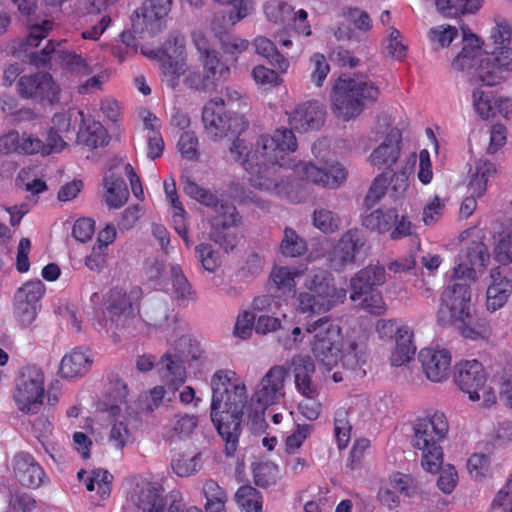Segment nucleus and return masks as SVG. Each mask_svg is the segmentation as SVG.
<instances>
[{"label": "nucleus", "instance_id": "obj_52", "mask_svg": "<svg viewBox=\"0 0 512 512\" xmlns=\"http://www.w3.org/2000/svg\"><path fill=\"white\" fill-rule=\"evenodd\" d=\"M173 471L180 477H188L198 472L201 468V453L193 456L180 455L172 460Z\"/></svg>", "mask_w": 512, "mask_h": 512}, {"label": "nucleus", "instance_id": "obj_20", "mask_svg": "<svg viewBox=\"0 0 512 512\" xmlns=\"http://www.w3.org/2000/svg\"><path fill=\"white\" fill-rule=\"evenodd\" d=\"M402 132L393 127L386 134L383 142L369 156V162L377 168L392 169L401 156Z\"/></svg>", "mask_w": 512, "mask_h": 512}, {"label": "nucleus", "instance_id": "obj_54", "mask_svg": "<svg viewBox=\"0 0 512 512\" xmlns=\"http://www.w3.org/2000/svg\"><path fill=\"white\" fill-rule=\"evenodd\" d=\"M351 425L348 421V413L345 410H338L334 418V434L339 449L347 447L350 441Z\"/></svg>", "mask_w": 512, "mask_h": 512}, {"label": "nucleus", "instance_id": "obj_23", "mask_svg": "<svg viewBox=\"0 0 512 512\" xmlns=\"http://www.w3.org/2000/svg\"><path fill=\"white\" fill-rule=\"evenodd\" d=\"M324 121L325 111L313 99L297 106L289 115V124L299 132L318 130Z\"/></svg>", "mask_w": 512, "mask_h": 512}, {"label": "nucleus", "instance_id": "obj_16", "mask_svg": "<svg viewBox=\"0 0 512 512\" xmlns=\"http://www.w3.org/2000/svg\"><path fill=\"white\" fill-rule=\"evenodd\" d=\"M365 245V238L358 228L346 231L330 254V267L335 271L343 270L347 265L353 264L357 254Z\"/></svg>", "mask_w": 512, "mask_h": 512}, {"label": "nucleus", "instance_id": "obj_12", "mask_svg": "<svg viewBox=\"0 0 512 512\" xmlns=\"http://www.w3.org/2000/svg\"><path fill=\"white\" fill-rule=\"evenodd\" d=\"M172 0H145L131 17L135 33L155 35L163 30Z\"/></svg>", "mask_w": 512, "mask_h": 512}, {"label": "nucleus", "instance_id": "obj_1", "mask_svg": "<svg viewBox=\"0 0 512 512\" xmlns=\"http://www.w3.org/2000/svg\"><path fill=\"white\" fill-rule=\"evenodd\" d=\"M297 147L293 131L284 128L276 129L271 136L261 135L254 148L237 137L230 146V153L249 173L250 184L258 189L277 187L274 175L280 168L291 169L301 180L323 188L335 189L347 180L348 172L340 163H334L326 170L310 161L296 162L290 155Z\"/></svg>", "mask_w": 512, "mask_h": 512}, {"label": "nucleus", "instance_id": "obj_24", "mask_svg": "<svg viewBox=\"0 0 512 512\" xmlns=\"http://www.w3.org/2000/svg\"><path fill=\"white\" fill-rule=\"evenodd\" d=\"M81 125L77 132V143L89 149H97L109 144L110 137L101 122L86 116L83 111L77 112Z\"/></svg>", "mask_w": 512, "mask_h": 512}, {"label": "nucleus", "instance_id": "obj_44", "mask_svg": "<svg viewBox=\"0 0 512 512\" xmlns=\"http://www.w3.org/2000/svg\"><path fill=\"white\" fill-rule=\"evenodd\" d=\"M363 98H333L332 110L335 116L343 121L358 116L363 108Z\"/></svg>", "mask_w": 512, "mask_h": 512}, {"label": "nucleus", "instance_id": "obj_37", "mask_svg": "<svg viewBox=\"0 0 512 512\" xmlns=\"http://www.w3.org/2000/svg\"><path fill=\"white\" fill-rule=\"evenodd\" d=\"M397 217L398 211L396 208L376 209L363 218L362 224L371 231L385 234L391 231Z\"/></svg>", "mask_w": 512, "mask_h": 512}, {"label": "nucleus", "instance_id": "obj_9", "mask_svg": "<svg viewBox=\"0 0 512 512\" xmlns=\"http://www.w3.org/2000/svg\"><path fill=\"white\" fill-rule=\"evenodd\" d=\"M490 260V253L482 241H472L467 247L461 249L452 270L453 280L475 282L477 271L484 270Z\"/></svg>", "mask_w": 512, "mask_h": 512}, {"label": "nucleus", "instance_id": "obj_58", "mask_svg": "<svg viewBox=\"0 0 512 512\" xmlns=\"http://www.w3.org/2000/svg\"><path fill=\"white\" fill-rule=\"evenodd\" d=\"M313 223L323 233H333L339 228L340 219L330 210L316 209L313 213Z\"/></svg>", "mask_w": 512, "mask_h": 512}, {"label": "nucleus", "instance_id": "obj_42", "mask_svg": "<svg viewBox=\"0 0 512 512\" xmlns=\"http://www.w3.org/2000/svg\"><path fill=\"white\" fill-rule=\"evenodd\" d=\"M256 52L265 57L269 63L277 68L281 73L286 72L289 63L285 57L280 54L274 43L265 37H257L254 41Z\"/></svg>", "mask_w": 512, "mask_h": 512}, {"label": "nucleus", "instance_id": "obj_40", "mask_svg": "<svg viewBox=\"0 0 512 512\" xmlns=\"http://www.w3.org/2000/svg\"><path fill=\"white\" fill-rule=\"evenodd\" d=\"M183 84L192 91L205 94H228L227 87L211 79L210 74L201 76L196 72H189L184 78Z\"/></svg>", "mask_w": 512, "mask_h": 512}, {"label": "nucleus", "instance_id": "obj_32", "mask_svg": "<svg viewBox=\"0 0 512 512\" xmlns=\"http://www.w3.org/2000/svg\"><path fill=\"white\" fill-rule=\"evenodd\" d=\"M333 91L339 96H373L381 90L371 81L355 78L339 77L333 86Z\"/></svg>", "mask_w": 512, "mask_h": 512}, {"label": "nucleus", "instance_id": "obj_15", "mask_svg": "<svg viewBox=\"0 0 512 512\" xmlns=\"http://www.w3.org/2000/svg\"><path fill=\"white\" fill-rule=\"evenodd\" d=\"M454 381L471 401L480 400L479 391L484 388L487 375L481 362L476 359L464 360L455 366Z\"/></svg>", "mask_w": 512, "mask_h": 512}, {"label": "nucleus", "instance_id": "obj_17", "mask_svg": "<svg viewBox=\"0 0 512 512\" xmlns=\"http://www.w3.org/2000/svg\"><path fill=\"white\" fill-rule=\"evenodd\" d=\"M418 360L423 373L432 382L446 380L451 369L452 356L445 348L426 347L420 350Z\"/></svg>", "mask_w": 512, "mask_h": 512}, {"label": "nucleus", "instance_id": "obj_38", "mask_svg": "<svg viewBox=\"0 0 512 512\" xmlns=\"http://www.w3.org/2000/svg\"><path fill=\"white\" fill-rule=\"evenodd\" d=\"M170 275L173 298L183 306L188 305L190 301H194L195 292L184 275L180 265H172L170 268Z\"/></svg>", "mask_w": 512, "mask_h": 512}, {"label": "nucleus", "instance_id": "obj_57", "mask_svg": "<svg viewBox=\"0 0 512 512\" xmlns=\"http://www.w3.org/2000/svg\"><path fill=\"white\" fill-rule=\"evenodd\" d=\"M254 482L257 486L268 488L276 484L278 468L271 463H260L253 469Z\"/></svg>", "mask_w": 512, "mask_h": 512}, {"label": "nucleus", "instance_id": "obj_48", "mask_svg": "<svg viewBox=\"0 0 512 512\" xmlns=\"http://www.w3.org/2000/svg\"><path fill=\"white\" fill-rule=\"evenodd\" d=\"M307 249L306 242L292 228L286 227L284 237L280 244V250L283 255L297 257L302 255Z\"/></svg>", "mask_w": 512, "mask_h": 512}, {"label": "nucleus", "instance_id": "obj_13", "mask_svg": "<svg viewBox=\"0 0 512 512\" xmlns=\"http://www.w3.org/2000/svg\"><path fill=\"white\" fill-rule=\"evenodd\" d=\"M216 212L217 215L211 219L210 239L228 252L236 246L234 228L240 223L241 217L233 205L220 204Z\"/></svg>", "mask_w": 512, "mask_h": 512}, {"label": "nucleus", "instance_id": "obj_21", "mask_svg": "<svg viewBox=\"0 0 512 512\" xmlns=\"http://www.w3.org/2000/svg\"><path fill=\"white\" fill-rule=\"evenodd\" d=\"M129 500L141 512H165L166 501L163 490L156 484L141 481L135 485Z\"/></svg>", "mask_w": 512, "mask_h": 512}, {"label": "nucleus", "instance_id": "obj_22", "mask_svg": "<svg viewBox=\"0 0 512 512\" xmlns=\"http://www.w3.org/2000/svg\"><path fill=\"white\" fill-rule=\"evenodd\" d=\"M13 473L18 482L28 488L42 485L45 472L36 459L28 452H19L13 458Z\"/></svg>", "mask_w": 512, "mask_h": 512}, {"label": "nucleus", "instance_id": "obj_19", "mask_svg": "<svg viewBox=\"0 0 512 512\" xmlns=\"http://www.w3.org/2000/svg\"><path fill=\"white\" fill-rule=\"evenodd\" d=\"M368 359L367 343L362 337H348L340 347L339 362L342 367L357 377L366 375L363 366Z\"/></svg>", "mask_w": 512, "mask_h": 512}, {"label": "nucleus", "instance_id": "obj_30", "mask_svg": "<svg viewBox=\"0 0 512 512\" xmlns=\"http://www.w3.org/2000/svg\"><path fill=\"white\" fill-rule=\"evenodd\" d=\"M492 282L487 288V309L496 311L502 308L507 302L512 292V281L506 276H502L500 268L491 270Z\"/></svg>", "mask_w": 512, "mask_h": 512}, {"label": "nucleus", "instance_id": "obj_3", "mask_svg": "<svg viewBox=\"0 0 512 512\" xmlns=\"http://www.w3.org/2000/svg\"><path fill=\"white\" fill-rule=\"evenodd\" d=\"M454 281L441 294L439 320L456 325L463 337L477 340L486 331V322L473 311L470 284L462 280Z\"/></svg>", "mask_w": 512, "mask_h": 512}, {"label": "nucleus", "instance_id": "obj_45", "mask_svg": "<svg viewBox=\"0 0 512 512\" xmlns=\"http://www.w3.org/2000/svg\"><path fill=\"white\" fill-rule=\"evenodd\" d=\"M45 294V285L41 280L27 281L19 287L15 294L14 300L25 304L40 307L39 302Z\"/></svg>", "mask_w": 512, "mask_h": 512}, {"label": "nucleus", "instance_id": "obj_39", "mask_svg": "<svg viewBox=\"0 0 512 512\" xmlns=\"http://www.w3.org/2000/svg\"><path fill=\"white\" fill-rule=\"evenodd\" d=\"M202 493L206 502L205 512H226L225 505L228 499L227 493L217 481L208 479L203 483Z\"/></svg>", "mask_w": 512, "mask_h": 512}, {"label": "nucleus", "instance_id": "obj_60", "mask_svg": "<svg viewBox=\"0 0 512 512\" xmlns=\"http://www.w3.org/2000/svg\"><path fill=\"white\" fill-rule=\"evenodd\" d=\"M39 307L25 304L23 302H13V315L17 323L23 327H29L36 320Z\"/></svg>", "mask_w": 512, "mask_h": 512}, {"label": "nucleus", "instance_id": "obj_43", "mask_svg": "<svg viewBox=\"0 0 512 512\" xmlns=\"http://www.w3.org/2000/svg\"><path fill=\"white\" fill-rule=\"evenodd\" d=\"M235 500L242 512H262V497L259 491L250 485L239 487Z\"/></svg>", "mask_w": 512, "mask_h": 512}, {"label": "nucleus", "instance_id": "obj_18", "mask_svg": "<svg viewBox=\"0 0 512 512\" xmlns=\"http://www.w3.org/2000/svg\"><path fill=\"white\" fill-rule=\"evenodd\" d=\"M333 282L334 278L330 272L319 269L305 280L304 285L332 308L343 303L347 297V290L336 288Z\"/></svg>", "mask_w": 512, "mask_h": 512}, {"label": "nucleus", "instance_id": "obj_47", "mask_svg": "<svg viewBox=\"0 0 512 512\" xmlns=\"http://www.w3.org/2000/svg\"><path fill=\"white\" fill-rule=\"evenodd\" d=\"M15 184L17 187L32 192L33 194H39L47 189L46 183L36 178L35 168L32 166L24 167L19 171L15 179Z\"/></svg>", "mask_w": 512, "mask_h": 512}, {"label": "nucleus", "instance_id": "obj_26", "mask_svg": "<svg viewBox=\"0 0 512 512\" xmlns=\"http://www.w3.org/2000/svg\"><path fill=\"white\" fill-rule=\"evenodd\" d=\"M17 86L22 96H57L60 93L59 86L47 72L23 76Z\"/></svg>", "mask_w": 512, "mask_h": 512}, {"label": "nucleus", "instance_id": "obj_50", "mask_svg": "<svg viewBox=\"0 0 512 512\" xmlns=\"http://www.w3.org/2000/svg\"><path fill=\"white\" fill-rule=\"evenodd\" d=\"M202 54L205 57L204 67L207 71L206 74H210L212 80L224 84L226 77L230 73L229 67L220 62L214 50L204 49Z\"/></svg>", "mask_w": 512, "mask_h": 512}, {"label": "nucleus", "instance_id": "obj_46", "mask_svg": "<svg viewBox=\"0 0 512 512\" xmlns=\"http://www.w3.org/2000/svg\"><path fill=\"white\" fill-rule=\"evenodd\" d=\"M182 184H183L184 192L188 196L195 199L197 202L201 203L202 205H205V206L211 207V208H215V209L218 208L219 199L209 189L201 187L195 181H193L189 178H186L182 182Z\"/></svg>", "mask_w": 512, "mask_h": 512}, {"label": "nucleus", "instance_id": "obj_11", "mask_svg": "<svg viewBox=\"0 0 512 512\" xmlns=\"http://www.w3.org/2000/svg\"><path fill=\"white\" fill-rule=\"evenodd\" d=\"M183 38L178 36L170 37L162 49L144 51L142 53L150 58L158 59L161 62L165 82L171 88L178 85V79L184 73L183 59L180 58L184 51Z\"/></svg>", "mask_w": 512, "mask_h": 512}, {"label": "nucleus", "instance_id": "obj_29", "mask_svg": "<svg viewBox=\"0 0 512 512\" xmlns=\"http://www.w3.org/2000/svg\"><path fill=\"white\" fill-rule=\"evenodd\" d=\"M127 395V385L122 380L111 381L98 404L99 409L107 412L111 417L120 416L122 411L128 412Z\"/></svg>", "mask_w": 512, "mask_h": 512}, {"label": "nucleus", "instance_id": "obj_53", "mask_svg": "<svg viewBox=\"0 0 512 512\" xmlns=\"http://www.w3.org/2000/svg\"><path fill=\"white\" fill-rule=\"evenodd\" d=\"M265 13L270 21L285 27L290 26L292 18H295L294 8L285 2L266 6Z\"/></svg>", "mask_w": 512, "mask_h": 512}, {"label": "nucleus", "instance_id": "obj_51", "mask_svg": "<svg viewBox=\"0 0 512 512\" xmlns=\"http://www.w3.org/2000/svg\"><path fill=\"white\" fill-rule=\"evenodd\" d=\"M388 184V177L386 173H380L372 180L364 198V206L367 209L373 208L378 202H380L387 192Z\"/></svg>", "mask_w": 512, "mask_h": 512}, {"label": "nucleus", "instance_id": "obj_62", "mask_svg": "<svg viewBox=\"0 0 512 512\" xmlns=\"http://www.w3.org/2000/svg\"><path fill=\"white\" fill-rule=\"evenodd\" d=\"M79 110L69 109L65 113H56L52 117V126L50 129L55 130L63 134L65 137H69L74 132V125H72V118H77Z\"/></svg>", "mask_w": 512, "mask_h": 512}, {"label": "nucleus", "instance_id": "obj_55", "mask_svg": "<svg viewBox=\"0 0 512 512\" xmlns=\"http://www.w3.org/2000/svg\"><path fill=\"white\" fill-rule=\"evenodd\" d=\"M301 272L288 267H274L270 273V280L278 289L294 290L295 278L300 276Z\"/></svg>", "mask_w": 512, "mask_h": 512}, {"label": "nucleus", "instance_id": "obj_41", "mask_svg": "<svg viewBox=\"0 0 512 512\" xmlns=\"http://www.w3.org/2000/svg\"><path fill=\"white\" fill-rule=\"evenodd\" d=\"M482 0H435L437 10L444 17H456L460 14L474 13L481 6Z\"/></svg>", "mask_w": 512, "mask_h": 512}, {"label": "nucleus", "instance_id": "obj_56", "mask_svg": "<svg viewBox=\"0 0 512 512\" xmlns=\"http://www.w3.org/2000/svg\"><path fill=\"white\" fill-rule=\"evenodd\" d=\"M125 420L115 421L110 430L108 441L116 449H123L133 442V435Z\"/></svg>", "mask_w": 512, "mask_h": 512}, {"label": "nucleus", "instance_id": "obj_10", "mask_svg": "<svg viewBox=\"0 0 512 512\" xmlns=\"http://www.w3.org/2000/svg\"><path fill=\"white\" fill-rule=\"evenodd\" d=\"M491 56L480 60L474 73V81L482 86H496L504 79L503 72H512V49L507 46L495 47Z\"/></svg>", "mask_w": 512, "mask_h": 512}, {"label": "nucleus", "instance_id": "obj_2", "mask_svg": "<svg viewBox=\"0 0 512 512\" xmlns=\"http://www.w3.org/2000/svg\"><path fill=\"white\" fill-rule=\"evenodd\" d=\"M288 370L274 365L258 383L248 406L246 386L236 378L232 370H218L211 379L212 401L211 421L225 442L227 455L237 450L241 434V421L247 411L249 417H256L285 396V380Z\"/></svg>", "mask_w": 512, "mask_h": 512}, {"label": "nucleus", "instance_id": "obj_27", "mask_svg": "<svg viewBox=\"0 0 512 512\" xmlns=\"http://www.w3.org/2000/svg\"><path fill=\"white\" fill-rule=\"evenodd\" d=\"M293 365L297 391L308 400H316L318 386L311 379L315 372L314 361L309 356H300L293 360Z\"/></svg>", "mask_w": 512, "mask_h": 512}, {"label": "nucleus", "instance_id": "obj_59", "mask_svg": "<svg viewBox=\"0 0 512 512\" xmlns=\"http://www.w3.org/2000/svg\"><path fill=\"white\" fill-rule=\"evenodd\" d=\"M177 147L184 159L188 161L198 160V138L194 132L184 131L178 140Z\"/></svg>", "mask_w": 512, "mask_h": 512}, {"label": "nucleus", "instance_id": "obj_64", "mask_svg": "<svg viewBox=\"0 0 512 512\" xmlns=\"http://www.w3.org/2000/svg\"><path fill=\"white\" fill-rule=\"evenodd\" d=\"M238 21L239 20H236L235 10H229L227 12L221 11L215 13L211 22V28L215 35L221 38L225 35L227 28L233 26Z\"/></svg>", "mask_w": 512, "mask_h": 512}, {"label": "nucleus", "instance_id": "obj_49", "mask_svg": "<svg viewBox=\"0 0 512 512\" xmlns=\"http://www.w3.org/2000/svg\"><path fill=\"white\" fill-rule=\"evenodd\" d=\"M298 310L304 314H320L329 311V307L323 300H321L312 291L307 290L300 292L297 297Z\"/></svg>", "mask_w": 512, "mask_h": 512}, {"label": "nucleus", "instance_id": "obj_33", "mask_svg": "<svg viewBox=\"0 0 512 512\" xmlns=\"http://www.w3.org/2000/svg\"><path fill=\"white\" fill-rule=\"evenodd\" d=\"M103 186L105 188V201L110 208H121L127 202L129 191L121 176L113 173L106 174L103 177Z\"/></svg>", "mask_w": 512, "mask_h": 512}, {"label": "nucleus", "instance_id": "obj_34", "mask_svg": "<svg viewBox=\"0 0 512 512\" xmlns=\"http://www.w3.org/2000/svg\"><path fill=\"white\" fill-rule=\"evenodd\" d=\"M416 352L413 343V332L407 326H402L396 331V346L391 354V364L399 367L409 362Z\"/></svg>", "mask_w": 512, "mask_h": 512}, {"label": "nucleus", "instance_id": "obj_61", "mask_svg": "<svg viewBox=\"0 0 512 512\" xmlns=\"http://www.w3.org/2000/svg\"><path fill=\"white\" fill-rule=\"evenodd\" d=\"M195 251L204 270L214 272L218 268L220 262L216 251L211 244L201 243L196 246Z\"/></svg>", "mask_w": 512, "mask_h": 512}, {"label": "nucleus", "instance_id": "obj_63", "mask_svg": "<svg viewBox=\"0 0 512 512\" xmlns=\"http://www.w3.org/2000/svg\"><path fill=\"white\" fill-rule=\"evenodd\" d=\"M493 256L502 265L512 263V232L499 239L493 249Z\"/></svg>", "mask_w": 512, "mask_h": 512}, {"label": "nucleus", "instance_id": "obj_4", "mask_svg": "<svg viewBox=\"0 0 512 512\" xmlns=\"http://www.w3.org/2000/svg\"><path fill=\"white\" fill-rule=\"evenodd\" d=\"M449 425L443 412H428L418 417L413 425V447L421 451V466L429 473H438L443 465L442 443L447 437Z\"/></svg>", "mask_w": 512, "mask_h": 512}, {"label": "nucleus", "instance_id": "obj_7", "mask_svg": "<svg viewBox=\"0 0 512 512\" xmlns=\"http://www.w3.org/2000/svg\"><path fill=\"white\" fill-rule=\"evenodd\" d=\"M44 373L34 365L25 366L15 379L13 400L17 408L25 414H37L44 401Z\"/></svg>", "mask_w": 512, "mask_h": 512}, {"label": "nucleus", "instance_id": "obj_28", "mask_svg": "<svg viewBox=\"0 0 512 512\" xmlns=\"http://www.w3.org/2000/svg\"><path fill=\"white\" fill-rule=\"evenodd\" d=\"M488 46V43L485 41L481 42L474 34H470L469 36L464 35L462 50L453 60V67L457 70H465L474 67L476 64L479 65L482 59L480 58L482 52H484L486 56L489 55Z\"/></svg>", "mask_w": 512, "mask_h": 512}, {"label": "nucleus", "instance_id": "obj_36", "mask_svg": "<svg viewBox=\"0 0 512 512\" xmlns=\"http://www.w3.org/2000/svg\"><path fill=\"white\" fill-rule=\"evenodd\" d=\"M497 173L494 163L489 160H477L475 170L470 176L468 182V193L477 197H482L487 191V183L491 177Z\"/></svg>", "mask_w": 512, "mask_h": 512}, {"label": "nucleus", "instance_id": "obj_25", "mask_svg": "<svg viewBox=\"0 0 512 512\" xmlns=\"http://www.w3.org/2000/svg\"><path fill=\"white\" fill-rule=\"evenodd\" d=\"M159 374L170 390L177 391L186 380V368L181 355L171 351L163 354L159 361Z\"/></svg>", "mask_w": 512, "mask_h": 512}, {"label": "nucleus", "instance_id": "obj_5", "mask_svg": "<svg viewBox=\"0 0 512 512\" xmlns=\"http://www.w3.org/2000/svg\"><path fill=\"white\" fill-rule=\"evenodd\" d=\"M306 332L313 335L311 352L328 370L339 362L340 347L343 343L341 328L328 316L321 317L306 326Z\"/></svg>", "mask_w": 512, "mask_h": 512}, {"label": "nucleus", "instance_id": "obj_31", "mask_svg": "<svg viewBox=\"0 0 512 512\" xmlns=\"http://www.w3.org/2000/svg\"><path fill=\"white\" fill-rule=\"evenodd\" d=\"M93 360L88 350L75 348L65 354L60 363V374L64 378H76L85 375L91 368Z\"/></svg>", "mask_w": 512, "mask_h": 512}, {"label": "nucleus", "instance_id": "obj_6", "mask_svg": "<svg viewBox=\"0 0 512 512\" xmlns=\"http://www.w3.org/2000/svg\"><path fill=\"white\" fill-rule=\"evenodd\" d=\"M385 282V269L378 265H369L360 270L350 280L351 295L353 302H359V306L372 315H382L386 306L379 291L374 286L382 285Z\"/></svg>", "mask_w": 512, "mask_h": 512}, {"label": "nucleus", "instance_id": "obj_8", "mask_svg": "<svg viewBox=\"0 0 512 512\" xmlns=\"http://www.w3.org/2000/svg\"><path fill=\"white\" fill-rule=\"evenodd\" d=\"M202 121L207 133L214 138H223L228 131L241 133L248 127L244 117H228L223 98H211L203 107Z\"/></svg>", "mask_w": 512, "mask_h": 512}, {"label": "nucleus", "instance_id": "obj_35", "mask_svg": "<svg viewBox=\"0 0 512 512\" xmlns=\"http://www.w3.org/2000/svg\"><path fill=\"white\" fill-rule=\"evenodd\" d=\"M78 479L83 481L88 491L97 490L100 499L104 500L110 496L112 489L113 475L103 469H94L87 475V472L81 469L77 473Z\"/></svg>", "mask_w": 512, "mask_h": 512}, {"label": "nucleus", "instance_id": "obj_14", "mask_svg": "<svg viewBox=\"0 0 512 512\" xmlns=\"http://www.w3.org/2000/svg\"><path fill=\"white\" fill-rule=\"evenodd\" d=\"M142 290L135 286L128 292L120 287L111 288L104 296L105 310L112 321L134 316L139 311Z\"/></svg>", "mask_w": 512, "mask_h": 512}]
</instances>
